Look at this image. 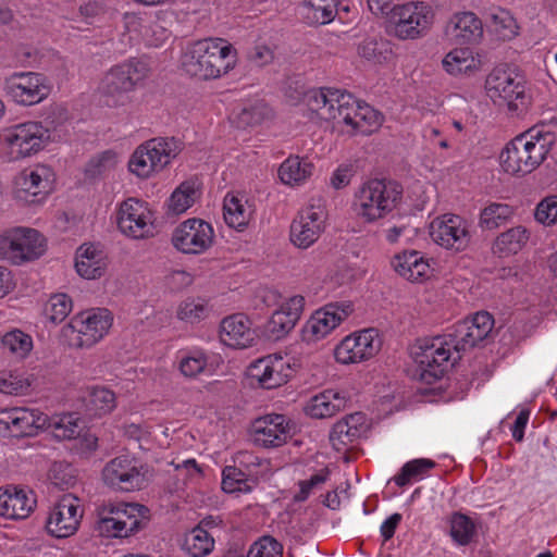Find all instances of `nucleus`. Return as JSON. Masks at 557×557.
<instances>
[{
    "label": "nucleus",
    "mask_w": 557,
    "mask_h": 557,
    "mask_svg": "<svg viewBox=\"0 0 557 557\" xmlns=\"http://www.w3.org/2000/svg\"><path fill=\"white\" fill-rule=\"evenodd\" d=\"M305 100L309 110L321 120L332 121L349 135H370L383 123V115L377 110L341 89H311Z\"/></svg>",
    "instance_id": "nucleus-1"
},
{
    "label": "nucleus",
    "mask_w": 557,
    "mask_h": 557,
    "mask_svg": "<svg viewBox=\"0 0 557 557\" xmlns=\"http://www.w3.org/2000/svg\"><path fill=\"white\" fill-rule=\"evenodd\" d=\"M66 110L62 107L51 109L47 125L39 121H25L0 131V149L9 162L24 160L42 151L51 141V131L66 121Z\"/></svg>",
    "instance_id": "nucleus-2"
},
{
    "label": "nucleus",
    "mask_w": 557,
    "mask_h": 557,
    "mask_svg": "<svg viewBox=\"0 0 557 557\" xmlns=\"http://www.w3.org/2000/svg\"><path fill=\"white\" fill-rule=\"evenodd\" d=\"M236 64V49L227 40L219 37L188 44L181 58L182 70L199 81H211L227 75Z\"/></svg>",
    "instance_id": "nucleus-3"
},
{
    "label": "nucleus",
    "mask_w": 557,
    "mask_h": 557,
    "mask_svg": "<svg viewBox=\"0 0 557 557\" xmlns=\"http://www.w3.org/2000/svg\"><path fill=\"white\" fill-rule=\"evenodd\" d=\"M555 140V134L544 128H531L516 136L499 154L503 171L511 175L533 172L544 162Z\"/></svg>",
    "instance_id": "nucleus-4"
},
{
    "label": "nucleus",
    "mask_w": 557,
    "mask_h": 557,
    "mask_svg": "<svg viewBox=\"0 0 557 557\" xmlns=\"http://www.w3.org/2000/svg\"><path fill=\"white\" fill-rule=\"evenodd\" d=\"M149 75L147 62L129 59L111 66L102 75L97 87L98 95L110 108L126 107L133 102L135 90L145 84Z\"/></svg>",
    "instance_id": "nucleus-5"
},
{
    "label": "nucleus",
    "mask_w": 557,
    "mask_h": 557,
    "mask_svg": "<svg viewBox=\"0 0 557 557\" xmlns=\"http://www.w3.org/2000/svg\"><path fill=\"white\" fill-rule=\"evenodd\" d=\"M403 200L401 186L393 181L369 180L355 191L354 214L363 223H375L397 210Z\"/></svg>",
    "instance_id": "nucleus-6"
},
{
    "label": "nucleus",
    "mask_w": 557,
    "mask_h": 557,
    "mask_svg": "<svg viewBox=\"0 0 557 557\" xmlns=\"http://www.w3.org/2000/svg\"><path fill=\"white\" fill-rule=\"evenodd\" d=\"M411 356L417 363L420 381L433 384L459 358V352L455 351L454 338L444 334L417 339L411 347Z\"/></svg>",
    "instance_id": "nucleus-7"
},
{
    "label": "nucleus",
    "mask_w": 557,
    "mask_h": 557,
    "mask_svg": "<svg viewBox=\"0 0 557 557\" xmlns=\"http://www.w3.org/2000/svg\"><path fill=\"white\" fill-rule=\"evenodd\" d=\"M434 7L422 0L395 4L387 17L388 33L399 40H416L425 36L435 22Z\"/></svg>",
    "instance_id": "nucleus-8"
},
{
    "label": "nucleus",
    "mask_w": 557,
    "mask_h": 557,
    "mask_svg": "<svg viewBox=\"0 0 557 557\" xmlns=\"http://www.w3.org/2000/svg\"><path fill=\"white\" fill-rule=\"evenodd\" d=\"M485 91L494 104L511 113L520 114L529 103L524 78L509 67H495L485 79Z\"/></svg>",
    "instance_id": "nucleus-9"
},
{
    "label": "nucleus",
    "mask_w": 557,
    "mask_h": 557,
    "mask_svg": "<svg viewBox=\"0 0 557 557\" xmlns=\"http://www.w3.org/2000/svg\"><path fill=\"white\" fill-rule=\"evenodd\" d=\"M57 175L50 165L36 163L20 171L12 181V197L23 206L42 205L55 188Z\"/></svg>",
    "instance_id": "nucleus-10"
},
{
    "label": "nucleus",
    "mask_w": 557,
    "mask_h": 557,
    "mask_svg": "<svg viewBox=\"0 0 557 557\" xmlns=\"http://www.w3.org/2000/svg\"><path fill=\"white\" fill-rule=\"evenodd\" d=\"M147 509L132 503H108L99 510L97 531L107 537H128L146 523Z\"/></svg>",
    "instance_id": "nucleus-11"
},
{
    "label": "nucleus",
    "mask_w": 557,
    "mask_h": 557,
    "mask_svg": "<svg viewBox=\"0 0 557 557\" xmlns=\"http://www.w3.org/2000/svg\"><path fill=\"white\" fill-rule=\"evenodd\" d=\"M180 143L174 138H153L139 145L128 160V169L139 178L161 172L178 154Z\"/></svg>",
    "instance_id": "nucleus-12"
},
{
    "label": "nucleus",
    "mask_w": 557,
    "mask_h": 557,
    "mask_svg": "<svg viewBox=\"0 0 557 557\" xmlns=\"http://www.w3.org/2000/svg\"><path fill=\"white\" fill-rule=\"evenodd\" d=\"M113 315L106 308H92L75 314L63 327V335L75 347H91L111 329Z\"/></svg>",
    "instance_id": "nucleus-13"
},
{
    "label": "nucleus",
    "mask_w": 557,
    "mask_h": 557,
    "mask_svg": "<svg viewBox=\"0 0 557 557\" xmlns=\"http://www.w3.org/2000/svg\"><path fill=\"white\" fill-rule=\"evenodd\" d=\"M3 90L16 104L32 107L49 97L51 84L38 72H13L4 78Z\"/></svg>",
    "instance_id": "nucleus-14"
},
{
    "label": "nucleus",
    "mask_w": 557,
    "mask_h": 557,
    "mask_svg": "<svg viewBox=\"0 0 557 557\" xmlns=\"http://www.w3.org/2000/svg\"><path fill=\"white\" fill-rule=\"evenodd\" d=\"M327 212L320 201H312L304 207L292 221L289 240L299 249H308L323 234L326 226Z\"/></svg>",
    "instance_id": "nucleus-15"
},
{
    "label": "nucleus",
    "mask_w": 557,
    "mask_h": 557,
    "mask_svg": "<svg viewBox=\"0 0 557 557\" xmlns=\"http://www.w3.org/2000/svg\"><path fill=\"white\" fill-rule=\"evenodd\" d=\"M45 252V238L38 231L15 227L0 235V257L15 263L39 258Z\"/></svg>",
    "instance_id": "nucleus-16"
},
{
    "label": "nucleus",
    "mask_w": 557,
    "mask_h": 557,
    "mask_svg": "<svg viewBox=\"0 0 557 557\" xmlns=\"http://www.w3.org/2000/svg\"><path fill=\"white\" fill-rule=\"evenodd\" d=\"M354 311L349 301L332 302L315 310L301 327V338L314 344L330 335Z\"/></svg>",
    "instance_id": "nucleus-17"
},
{
    "label": "nucleus",
    "mask_w": 557,
    "mask_h": 557,
    "mask_svg": "<svg viewBox=\"0 0 557 557\" xmlns=\"http://www.w3.org/2000/svg\"><path fill=\"white\" fill-rule=\"evenodd\" d=\"M116 224L123 235L144 239L153 234L154 215L146 201L128 198L119 206Z\"/></svg>",
    "instance_id": "nucleus-18"
},
{
    "label": "nucleus",
    "mask_w": 557,
    "mask_h": 557,
    "mask_svg": "<svg viewBox=\"0 0 557 557\" xmlns=\"http://www.w3.org/2000/svg\"><path fill=\"white\" fill-rule=\"evenodd\" d=\"M382 339L375 329H364L344 337L334 349L335 360L341 364L368 361L381 350Z\"/></svg>",
    "instance_id": "nucleus-19"
},
{
    "label": "nucleus",
    "mask_w": 557,
    "mask_h": 557,
    "mask_svg": "<svg viewBox=\"0 0 557 557\" xmlns=\"http://www.w3.org/2000/svg\"><path fill=\"white\" fill-rule=\"evenodd\" d=\"M213 226L201 219H187L176 226L172 235L173 246L188 255H200L213 244Z\"/></svg>",
    "instance_id": "nucleus-20"
},
{
    "label": "nucleus",
    "mask_w": 557,
    "mask_h": 557,
    "mask_svg": "<svg viewBox=\"0 0 557 557\" xmlns=\"http://www.w3.org/2000/svg\"><path fill=\"white\" fill-rule=\"evenodd\" d=\"M470 224L457 214H443L430 224L432 240L448 250L462 251L471 239Z\"/></svg>",
    "instance_id": "nucleus-21"
},
{
    "label": "nucleus",
    "mask_w": 557,
    "mask_h": 557,
    "mask_svg": "<svg viewBox=\"0 0 557 557\" xmlns=\"http://www.w3.org/2000/svg\"><path fill=\"white\" fill-rule=\"evenodd\" d=\"M248 375L259 387L273 389L290 380L293 368L286 357L272 354L253 361L248 368Z\"/></svg>",
    "instance_id": "nucleus-22"
},
{
    "label": "nucleus",
    "mask_w": 557,
    "mask_h": 557,
    "mask_svg": "<svg viewBox=\"0 0 557 557\" xmlns=\"http://www.w3.org/2000/svg\"><path fill=\"white\" fill-rule=\"evenodd\" d=\"M82 518L81 500L73 494H65L51 508L46 528L52 536L65 539L78 530Z\"/></svg>",
    "instance_id": "nucleus-23"
},
{
    "label": "nucleus",
    "mask_w": 557,
    "mask_h": 557,
    "mask_svg": "<svg viewBox=\"0 0 557 557\" xmlns=\"http://www.w3.org/2000/svg\"><path fill=\"white\" fill-rule=\"evenodd\" d=\"M48 416L38 409L13 407L0 410V433L13 436H34L45 430Z\"/></svg>",
    "instance_id": "nucleus-24"
},
{
    "label": "nucleus",
    "mask_w": 557,
    "mask_h": 557,
    "mask_svg": "<svg viewBox=\"0 0 557 557\" xmlns=\"http://www.w3.org/2000/svg\"><path fill=\"white\" fill-rule=\"evenodd\" d=\"M143 467L128 456H120L109 461L102 470L104 483L111 487L129 492L141 488L145 483Z\"/></svg>",
    "instance_id": "nucleus-25"
},
{
    "label": "nucleus",
    "mask_w": 557,
    "mask_h": 557,
    "mask_svg": "<svg viewBox=\"0 0 557 557\" xmlns=\"http://www.w3.org/2000/svg\"><path fill=\"white\" fill-rule=\"evenodd\" d=\"M483 33L482 21L471 11L455 12L444 25L445 39L455 46L479 44Z\"/></svg>",
    "instance_id": "nucleus-26"
},
{
    "label": "nucleus",
    "mask_w": 557,
    "mask_h": 557,
    "mask_svg": "<svg viewBox=\"0 0 557 557\" xmlns=\"http://www.w3.org/2000/svg\"><path fill=\"white\" fill-rule=\"evenodd\" d=\"M494 320L488 312H476L471 318L465 319L455 325L454 338L455 351H466L484 341L492 332Z\"/></svg>",
    "instance_id": "nucleus-27"
},
{
    "label": "nucleus",
    "mask_w": 557,
    "mask_h": 557,
    "mask_svg": "<svg viewBox=\"0 0 557 557\" xmlns=\"http://www.w3.org/2000/svg\"><path fill=\"white\" fill-rule=\"evenodd\" d=\"M251 436L257 446L280 447L290 437L289 422L283 414H265L253 421Z\"/></svg>",
    "instance_id": "nucleus-28"
},
{
    "label": "nucleus",
    "mask_w": 557,
    "mask_h": 557,
    "mask_svg": "<svg viewBox=\"0 0 557 557\" xmlns=\"http://www.w3.org/2000/svg\"><path fill=\"white\" fill-rule=\"evenodd\" d=\"M304 307L305 298L300 295L285 299L265 324L269 338L277 341L285 337L300 319Z\"/></svg>",
    "instance_id": "nucleus-29"
},
{
    "label": "nucleus",
    "mask_w": 557,
    "mask_h": 557,
    "mask_svg": "<svg viewBox=\"0 0 557 557\" xmlns=\"http://www.w3.org/2000/svg\"><path fill=\"white\" fill-rule=\"evenodd\" d=\"M219 337L223 345L234 349L252 347L257 339L250 319L243 313L224 318L219 327Z\"/></svg>",
    "instance_id": "nucleus-30"
},
{
    "label": "nucleus",
    "mask_w": 557,
    "mask_h": 557,
    "mask_svg": "<svg viewBox=\"0 0 557 557\" xmlns=\"http://www.w3.org/2000/svg\"><path fill=\"white\" fill-rule=\"evenodd\" d=\"M391 265L399 276L412 283H422L432 273L430 260L418 250H405L395 255Z\"/></svg>",
    "instance_id": "nucleus-31"
},
{
    "label": "nucleus",
    "mask_w": 557,
    "mask_h": 557,
    "mask_svg": "<svg viewBox=\"0 0 557 557\" xmlns=\"http://www.w3.org/2000/svg\"><path fill=\"white\" fill-rule=\"evenodd\" d=\"M442 66L450 76L469 77L481 71L482 60L470 47L457 46L444 55Z\"/></svg>",
    "instance_id": "nucleus-32"
},
{
    "label": "nucleus",
    "mask_w": 557,
    "mask_h": 557,
    "mask_svg": "<svg viewBox=\"0 0 557 557\" xmlns=\"http://www.w3.org/2000/svg\"><path fill=\"white\" fill-rule=\"evenodd\" d=\"M366 417L355 412L337 421L330 433V442L337 451L346 450L364 431Z\"/></svg>",
    "instance_id": "nucleus-33"
},
{
    "label": "nucleus",
    "mask_w": 557,
    "mask_h": 557,
    "mask_svg": "<svg viewBox=\"0 0 557 557\" xmlns=\"http://www.w3.org/2000/svg\"><path fill=\"white\" fill-rule=\"evenodd\" d=\"M36 505L30 492L23 488L9 487L0 491V516L7 519H25Z\"/></svg>",
    "instance_id": "nucleus-34"
},
{
    "label": "nucleus",
    "mask_w": 557,
    "mask_h": 557,
    "mask_svg": "<svg viewBox=\"0 0 557 557\" xmlns=\"http://www.w3.org/2000/svg\"><path fill=\"white\" fill-rule=\"evenodd\" d=\"M347 395L335 389H325L312 396L306 405L308 416L317 419L330 418L345 409Z\"/></svg>",
    "instance_id": "nucleus-35"
},
{
    "label": "nucleus",
    "mask_w": 557,
    "mask_h": 557,
    "mask_svg": "<svg viewBox=\"0 0 557 557\" xmlns=\"http://www.w3.org/2000/svg\"><path fill=\"white\" fill-rule=\"evenodd\" d=\"M531 237V232L523 225L510 227L496 236L493 252L499 257H508L521 251Z\"/></svg>",
    "instance_id": "nucleus-36"
},
{
    "label": "nucleus",
    "mask_w": 557,
    "mask_h": 557,
    "mask_svg": "<svg viewBox=\"0 0 557 557\" xmlns=\"http://www.w3.org/2000/svg\"><path fill=\"white\" fill-rule=\"evenodd\" d=\"M223 211L226 224L243 231L248 225L253 209L245 196L228 193L224 198Z\"/></svg>",
    "instance_id": "nucleus-37"
},
{
    "label": "nucleus",
    "mask_w": 557,
    "mask_h": 557,
    "mask_svg": "<svg viewBox=\"0 0 557 557\" xmlns=\"http://www.w3.org/2000/svg\"><path fill=\"white\" fill-rule=\"evenodd\" d=\"M211 312L209 300L200 296H188L175 308V317L186 325H196L206 320Z\"/></svg>",
    "instance_id": "nucleus-38"
},
{
    "label": "nucleus",
    "mask_w": 557,
    "mask_h": 557,
    "mask_svg": "<svg viewBox=\"0 0 557 557\" xmlns=\"http://www.w3.org/2000/svg\"><path fill=\"white\" fill-rule=\"evenodd\" d=\"M75 268L84 278L99 277L104 269L102 252L91 244L82 245L76 253Z\"/></svg>",
    "instance_id": "nucleus-39"
},
{
    "label": "nucleus",
    "mask_w": 557,
    "mask_h": 557,
    "mask_svg": "<svg viewBox=\"0 0 557 557\" xmlns=\"http://www.w3.org/2000/svg\"><path fill=\"white\" fill-rule=\"evenodd\" d=\"M313 172V164L299 157L287 158L278 169V176L285 185H300L305 183Z\"/></svg>",
    "instance_id": "nucleus-40"
},
{
    "label": "nucleus",
    "mask_w": 557,
    "mask_h": 557,
    "mask_svg": "<svg viewBox=\"0 0 557 557\" xmlns=\"http://www.w3.org/2000/svg\"><path fill=\"white\" fill-rule=\"evenodd\" d=\"M210 357L201 348H190L178 351L177 364L185 377H196L209 369Z\"/></svg>",
    "instance_id": "nucleus-41"
},
{
    "label": "nucleus",
    "mask_w": 557,
    "mask_h": 557,
    "mask_svg": "<svg viewBox=\"0 0 557 557\" xmlns=\"http://www.w3.org/2000/svg\"><path fill=\"white\" fill-rule=\"evenodd\" d=\"M233 114L238 127H255L270 116L271 109L263 100H253L243 103Z\"/></svg>",
    "instance_id": "nucleus-42"
},
{
    "label": "nucleus",
    "mask_w": 557,
    "mask_h": 557,
    "mask_svg": "<svg viewBox=\"0 0 557 557\" xmlns=\"http://www.w3.org/2000/svg\"><path fill=\"white\" fill-rule=\"evenodd\" d=\"M336 7V0H306L301 15L308 24L324 25L334 20Z\"/></svg>",
    "instance_id": "nucleus-43"
},
{
    "label": "nucleus",
    "mask_w": 557,
    "mask_h": 557,
    "mask_svg": "<svg viewBox=\"0 0 557 557\" xmlns=\"http://www.w3.org/2000/svg\"><path fill=\"white\" fill-rule=\"evenodd\" d=\"M45 430H50L58 440H72L81 435L82 421L75 413L57 414L48 417Z\"/></svg>",
    "instance_id": "nucleus-44"
},
{
    "label": "nucleus",
    "mask_w": 557,
    "mask_h": 557,
    "mask_svg": "<svg viewBox=\"0 0 557 557\" xmlns=\"http://www.w3.org/2000/svg\"><path fill=\"white\" fill-rule=\"evenodd\" d=\"M358 54L373 63L383 64L393 59V44L385 38H366L358 46Z\"/></svg>",
    "instance_id": "nucleus-45"
},
{
    "label": "nucleus",
    "mask_w": 557,
    "mask_h": 557,
    "mask_svg": "<svg viewBox=\"0 0 557 557\" xmlns=\"http://www.w3.org/2000/svg\"><path fill=\"white\" fill-rule=\"evenodd\" d=\"M515 215L512 206L504 202H490L480 212L479 225L484 230H495Z\"/></svg>",
    "instance_id": "nucleus-46"
},
{
    "label": "nucleus",
    "mask_w": 557,
    "mask_h": 557,
    "mask_svg": "<svg viewBox=\"0 0 557 557\" xmlns=\"http://www.w3.org/2000/svg\"><path fill=\"white\" fill-rule=\"evenodd\" d=\"M32 375L20 370L0 371V393L12 396L26 395L32 386Z\"/></svg>",
    "instance_id": "nucleus-47"
},
{
    "label": "nucleus",
    "mask_w": 557,
    "mask_h": 557,
    "mask_svg": "<svg viewBox=\"0 0 557 557\" xmlns=\"http://www.w3.org/2000/svg\"><path fill=\"white\" fill-rule=\"evenodd\" d=\"M214 543L212 532L194 528L185 534L183 549L191 557H205L213 550Z\"/></svg>",
    "instance_id": "nucleus-48"
},
{
    "label": "nucleus",
    "mask_w": 557,
    "mask_h": 557,
    "mask_svg": "<svg viewBox=\"0 0 557 557\" xmlns=\"http://www.w3.org/2000/svg\"><path fill=\"white\" fill-rule=\"evenodd\" d=\"M435 467L431 459L419 458L406 462L400 471L393 478L396 485L403 487L412 482L422 480Z\"/></svg>",
    "instance_id": "nucleus-49"
},
{
    "label": "nucleus",
    "mask_w": 557,
    "mask_h": 557,
    "mask_svg": "<svg viewBox=\"0 0 557 557\" xmlns=\"http://www.w3.org/2000/svg\"><path fill=\"white\" fill-rule=\"evenodd\" d=\"M199 198V191L190 182L182 183L168 200L169 212L182 214L186 212Z\"/></svg>",
    "instance_id": "nucleus-50"
},
{
    "label": "nucleus",
    "mask_w": 557,
    "mask_h": 557,
    "mask_svg": "<svg viewBox=\"0 0 557 557\" xmlns=\"http://www.w3.org/2000/svg\"><path fill=\"white\" fill-rule=\"evenodd\" d=\"M475 533L476 528L471 518L459 512H456L451 516L449 534L457 545H469L472 542Z\"/></svg>",
    "instance_id": "nucleus-51"
},
{
    "label": "nucleus",
    "mask_w": 557,
    "mask_h": 557,
    "mask_svg": "<svg viewBox=\"0 0 557 557\" xmlns=\"http://www.w3.org/2000/svg\"><path fill=\"white\" fill-rule=\"evenodd\" d=\"M492 28L503 40H511L519 34V25L513 15L504 9H497L491 14Z\"/></svg>",
    "instance_id": "nucleus-52"
},
{
    "label": "nucleus",
    "mask_w": 557,
    "mask_h": 557,
    "mask_svg": "<svg viewBox=\"0 0 557 557\" xmlns=\"http://www.w3.org/2000/svg\"><path fill=\"white\" fill-rule=\"evenodd\" d=\"M3 348L17 358H25L33 349V338L21 330H12L2 336Z\"/></svg>",
    "instance_id": "nucleus-53"
},
{
    "label": "nucleus",
    "mask_w": 557,
    "mask_h": 557,
    "mask_svg": "<svg viewBox=\"0 0 557 557\" xmlns=\"http://www.w3.org/2000/svg\"><path fill=\"white\" fill-rule=\"evenodd\" d=\"M72 307V300L66 294H55L46 302L44 313L52 323H60L70 314Z\"/></svg>",
    "instance_id": "nucleus-54"
},
{
    "label": "nucleus",
    "mask_w": 557,
    "mask_h": 557,
    "mask_svg": "<svg viewBox=\"0 0 557 557\" xmlns=\"http://www.w3.org/2000/svg\"><path fill=\"white\" fill-rule=\"evenodd\" d=\"M115 395L106 387H92L88 395V407L96 414L111 412L115 408Z\"/></svg>",
    "instance_id": "nucleus-55"
},
{
    "label": "nucleus",
    "mask_w": 557,
    "mask_h": 557,
    "mask_svg": "<svg viewBox=\"0 0 557 557\" xmlns=\"http://www.w3.org/2000/svg\"><path fill=\"white\" fill-rule=\"evenodd\" d=\"M283 545L270 535L256 541L248 552L247 557H282Z\"/></svg>",
    "instance_id": "nucleus-56"
},
{
    "label": "nucleus",
    "mask_w": 557,
    "mask_h": 557,
    "mask_svg": "<svg viewBox=\"0 0 557 557\" xmlns=\"http://www.w3.org/2000/svg\"><path fill=\"white\" fill-rule=\"evenodd\" d=\"M535 220L546 226L557 223V196H548L544 198L534 212Z\"/></svg>",
    "instance_id": "nucleus-57"
},
{
    "label": "nucleus",
    "mask_w": 557,
    "mask_h": 557,
    "mask_svg": "<svg viewBox=\"0 0 557 557\" xmlns=\"http://www.w3.org/2000/svg\"><path fill=\"white\" fill-rule=\"evenodd\" d=\"M116 153L112 151H104L89 161L86 168V172L90 176L101 175L112 170L116 165Z\"/></svg>",
    "instance_id": "nucleus-58"
},
{
    "label": "nucleus",
    "mask_w": 557,
    "mask_h": 557,
    "mask_svg": "<svg viewBox=\"0 0 557 557\" xmlns=\"http://www.w3.org/2000/svg\"><path fill=\"white\" fill-rule=\"evenodd\" d=\"M237 473L236 467H226L223 470L222 490L226 493H247L251 490L248 481L234 479Z\"/></svg>",
    "instance_id": "nucleus-59"
},
{
    "label": "nucleus",
    "mask_w": 557,
    "mask_h": 557,
    "mask_svg": "<svg viewBox=\"0 0 557 557\" xmlns=\"http://www.w3.org/2000/svg\"><path fill=\"white\" fill-rule=\"evenodd\" d=\"M329 478V470L323 469L319 471L318 473L313 474L309 480L301 481L299 483V492L294 496L295 502H305L311 491L323 484Z\"/></svg>",
    "instance_id": "nucleus-60"
},
{
    "label": "nucleus",
    "mask_w": 557,
    "mask_h": 557,
    "mask_svg": "<svg viewBox=\"0 0 557 557\" xmlns=\"http://www.w3.org/2000/svg\"><path fill=\"white\" fill-rule=\"evenodd\" d=\"M248 59L253 65L262 67L273 62L274 52L265 45H257L250 50Z\"/></svg>",
    "instance_id": "nucleus-61"
},
{
    "label": "nucleus",
    "mask_w": 557,
    "mask_h": 557,
    "mask_svg": "<svg viewBox=\"0 0 557 557\" xmlns=\"http://www.w3.org/2000/svg\"><path fill=\"white\" fill-rule=\"evenodd\" d=\"M413 228L408 224H394L383 230L384 238L389 244H398L403 238H410Z\"/></svg>",
    "instance_id": "nucleus-62"
},
{
    "label": "nucleus",
    "mask_w": 557,
    "mask_h": 557,
    "mask_svg": "<svg viewBox=\"0 0 557 557\" xmlns=\"http://www.w3.org/2000/svg\"><path fill=\"white\" fill-rule=\"evenodd\" d=\"M352 176V166L348 164H342L333 172L330 178V184L335 189H342L349 185Z\"/></svg>",
    "instance_id": "nucleus-63"
},
{
    "label": "nucleus",
    "mask_w": 557,
    "mask_h": 557,
    "mask_svg": "<svg viewBox=\"0 0 557 557\" xmlns=\"http://www.w3.org/2000/svg\"><path fill=\"white\" fill-rule=\"evenodd\" d=\"M236 462L238 463L239 468L245 470L249 475L258 474L255 469L262 465V460L249 451L238 453L236 456Z\"/></svg>",
    "instance_id": "nucleus-64"
}]
</instances>
